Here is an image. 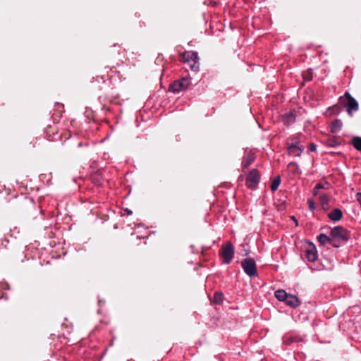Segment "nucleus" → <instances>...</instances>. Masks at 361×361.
I'll return each instance as SVG.
<instances>
[{
    "mask_svg": "<svg viewBox=\"0 0 361 361\" xmlns=\"http://www.w3.org/2000/svg\"><path fill=\"white\" fill-rule=\"evenodd\" d=\"M331 236L334 247H338L339 245L336 243H341L346 242L350 237L348 231L342 226H336L331 231Z\"/></svg>",
    "mask_w": 361,
    "mask_h": 361,
    "instance_id": "obj_1",
    "label": "nucleus"
},
{
    "mask_svg": "<svg viewBox=\"0 0 361 361\" xmlns=\"http://www.w3.org/2000/svg\"><path fill=\"white\" fill-rule=\"evenodd\" d=\"M244 271L250 276H255L257 275V267L254 259L251 258H246L241 262Z\"/></svg>",
    "mask_w": 361,
    "mask_h": 361,
    "instance_id": "obj_2",
    "label": "nucleus"
},
{
    "mask_svg": "<svg viewBox=\"0 0 361 361\" xmlns=\"http://www.w3.org/2000/svg\"><path fill=\"white\" fill-rule=\"evenodd\" d=\"M303 248L305 255L307 261L314 262L316 261V247L315 245L307 240L304 241Z\"/></svg>",
    "mask_w": 361,
    "mask_h": 361,
    "instance_id": "obj_3",
    "label": "nucleus"
},
{
    "mask_svg": "<svg viewBox=\"0 0 361 361\" xmlns=\"http://www.w3.org/2000/svg\"><path fill=\"white\" fill-rule=\"evenodd\" d=\"M234 255V249L233 245L228 242L225 245L221 247V255L224 262L228 264L231 262Z\"/></svg>",
    "mask_w": 361,
    "mask_h": 361,
    "instance_id": "obj_4",
    "label": "nucleus"
},
{
    "mask_svg": "<svg viewBox=\"0 0 361 361\" xmlns=\"http://www.w3.org/2000/svg\"><path fill=\"white\" fill-rule=\"evenodd\" d=\"M190 85V81L186 78H183L180 80L175 81L170 86V91L176 93L186 90Z\"/></svg>",
    "mask_w": 361,
    "mask_h": 361,
    "instance_id": "obj_5",
    "label": "nucleus"
},
{
    "mask_svg": "<svg viewBox=\"0 0 361 361\" xmlns=\"http://www.w3.org/2000/svg\"><path fill=\"white\" fill-rule=\"evenodd\" d=\"M341 99H345L346 101L345 106L346 107L347 111L349 114H351L353 111H357L358 109V104L357 101L353 98L348 92H346L344 95V99L341 98Z\"/></svg>",
    "mask_w": 361,
    "mask_h": 361,
    "instance_id": "obj_6",
    "label": "nucleus"
},
{
    "mask_svg": "<svg viewBox=\"0 0 361 361\" xmlns=\"http://www.w3.org/2000/svg\"><path fill=\"white\" fill-rule=\"evenodd\" d=\"M259 180V174L257 171H251L246 179V184L248 188H253L258 183Z\"/></svg>",
    "mask_w": 361,
    "mask_h": 361,
    "instance_id": "obj_7",
    "label": "nucleus"
},
{
    "mask_svg": "<svg viewBox=\"0 0 361 361\" xmlns=\"http://www.w3.org/2000/svg\"><path fill=\"white\" fill-rule=\"evenodd\" d=\"M285 302L287 305L292 307H295L298 306L300 303L298 298L295 295L290 294L288 295L287 298L285 300Z\"/></svg>",
    "mask_w": 361,
    "mask_h": 361,
    "instance_id": "obj_8",
    "label": "nucleus"
},
{
    "mask_svg": "<svg viewBox=\"0 0 361 361\" xmlns=\"http://www.w3.org/2000/svg\"><path fill=\"white\" fill-rule=\"evenodd\" d=\"M183 59L185 61H194L196 63L198 59L197 53L193 51H185L183 54Z\"/></svg>",
    "mask_w": 361,
    "mask_h": 361,
    "instance_id": "obj_9",
    "label": "nucleus"
},
{
    "mask_svg": "<svg viewBox=\"0 0 361 361\" xmlns=\"http://www.w3.org/2000/svg\"><path fill=\"white\" fill-rule=\"evenodd\" d=\"M289 154L293 157L299 156L302 152V149L300 146L298 144L291 145L288 148Z\"/></svg>",
    "mask_w": 361,
    "mask_h": 361,
    "instance_id": "obj_10",
    "label": "nucleus"
},
{
    "mask_svg": "<svg viewBox=\"0 0 361 361\" xmlns=\"http://www.w3.org/2000/svg\"><path fill=\"white\" fill-rule=\"evenodd\" d=\"M342 212L339 209H335L328 214V216L333 221H338L342 217Z\"/></svg>",
    "mask_w": 361,
    "mask_h": 361,
    "instance_id": "obj_11",
    "label": "nucleus"
},
{
    "mask_svg": "<svg viewBox=\"0 0 361 361\" xmlns=\"http://www.w3.org/2000/svg\"><path fill=\"white\" fill-rule=\"evenodd\" d=\"M295 117L293 112L286 114L283 116V121L285 124L289 125L295 121Z\"/></svg>",
    "mask_w": 361,
    "mask_h": 361,
    "instance_id": "obj_12",
    "label": "nucleus"
},
{
    "mask_svg": "<svg viewBox=\"0 0 361 361\" xmlns=\"http://www.w3.org/2000/svg\"><path fill=\"white\" fill-rule=\"evenodd\" d=\"M319 199H320V204H321L322 208L326 211L329 210L330 208V206L329 204V197L326 195H320Z\"/></svg>",
    "mask_w": 361,
    "mask_h": 361,
    "instance_id": "obj_13",
    "label": "nucleus"
},
{
    "mask_svg": "<svg viewBox=\"0 0 361 361\" xmlns=\"http://www.w3.org/2000/svg\"><path fill=\"white\" fill-rule=\"evenodd\" d=\"M274 295L279 301L285 302L288 294L284 290H278Z\"/></svg>",
    "mask_w": 361,
    "mask_h": 361,
    "instance_id": "obj_14",
    "label": "nucleus"
},
{
    "mask_svg": "<svg viewBox=\"0 0 361 361\" xmlns=\"http://www.w3.org/2000/svg\"><path fill=\"white\" fill-rule=\"evenodd\" d=\"M342 127V123L339 120H336L334 122H332L331 126V130L332 133H336L338 132Z\"/></svg>",
    "mask_w": 361,
    "mask_h": 361,
    "instance_id": "obj_15",
    "label": "nucleus"
},
{
    "mask_svg": "<svg viewBox=\"0 0 361 361\" xmlns=\"http://www.w3.org/2000/svg\"><path fill=\"white\" fill-rule=\"evenodd\" d=\"M319 243L322 244V245H324L327 243H331L333 244V242H332V240H331V237L329 238L328 237L327 235H324V234H321L318 238Z\"/></svg>",
    "mask_w": 361,
    "mask_h": 361,
    "instance_id": "obj_16",
    "label": "nucleus"
},
{
    "mask_svg": "<svg viewBox=\"0 0 361 361\" xmlns=\"http://www.w3.org/2000/svg\"><path fill=\"white\" fill-rule=\"evenodd\" d=\"M224 296L221 293H216L213 297V302L216 304H220L223 302Z\"/></svg>",
    "mask_w": 361,
    "mask_h": 361,
    "instance_id": "obj_17",
    "label": "nucleus"
},
{
    "mask_svg": "<svg viewBox=\"0 0 361 361\" xmlns=\"http://www.w3.org/2000/svg\"><path fill=\"white\" fill-rule=\"evenodd\" d=\"M352 143L356 149L361 151V137H354L352 140Z\"/></svg>",
    "mask_w": 361,
    "mask_h": 361,
    "instance_id": "obj_18",
    "label": "nucleus"
},
{
    "mask_svg": "<svg viewBox=\"0 0 361 361\" xmlns=\"http://www.w3.org/2000/svg\"><path fill=\"white\" fill-rule=\"evenodd\" d=\"M281 180L279 177L276 178L271 183V189L272 191H275L279 186Z\"/></svg>",
    "mask_w": 361,
    "mask_h": 361,
    "instance_id": "obj_19",
    "label": "nucleus"
},
{
    "mask_svg": "<svg viewBox=\"0 0 361 361\" xmlns=\"http://www.w3.org/2000/svg\"><path fill=\"white\" fill-rule=\"evenodd\" d=\"M253 161V158L250 157L243 161V167H247Z\"/></svg>",
    "mask_w": 361,
    "mask_h": 361,
    "instance_id": "obj_20",
    "label": "nucleus"
},
{
    "mask_svg": "<svg viewBox=\"0 0 361 361\" xmlns=\"http://www.w3.org/2000/svg\"><path fill=\"white\" fill-rule=\"evenodd\" d=\"M308 203H309V208H310V209L313 211L314 209V208H315L314 200L310 199L308 200Z\"/></svg>",
    "mask_w": 361,
    "mask_h": 361,
    "instance_id": "obj_21",
    "label": "nucleus"
},
{
    "mask_svg": "<svg viewBox=\"0 0 361 361\" xmlns=\"http://www.w3.org/2000/svg\"><path fill=\"white\" fill-rule=\"evenodd\" d=\"M325 185H326V187L325 185H322L320 184H317V190L319 188H327L329 186V184L328 183H326Z\"/></svg>",
    "mask_w": 361,
    "mask_h": 361,
    "instance_id": "obj_22",
    "label": "nucleus"
},
{
    "mask_svg": "<svg viewBox=\"0 0 361 361\" xmlns=\"http://www.w3.org/2000/svg\"><path fill=\"white\" fill-rule=\"evenodd\" d=\"M310 149H311L312 151H314V150L316 149V147H315V146H314V145L313 143H312V144L310 145Z\"/></svg>",
    "mask_w": 361,
    "mask_h": 361,
    "instance_id": "obj_23",
    "label": "nucleus"
},
{
    "mask_svg": "<svg viewBox=\"0 0 361 361\" xmlns=\"http://www.w3.org/2000/svg\"><path fill=\"white\" fill-rule=\"evenodd\" d=\"M291 219H293V221H294L295 222L296 225H298V221H297L295 217L293 216H291Z\"/></svg>",
    "mask_w": 361,
    "mask_h": 361,
    "instance_id": "obj_24",
    "label": "nucleus"
},
{
    "mask_svg": "<svg viewBox=\"0 0 361 361\" xmlns=\"http://www.w3.org/2000/svg\"><path fill=\"white\" fill-rule=\"evenodd\" d=\"M305 78H307V79H309V80H311V79H312V78H307V75H305Z\"/></svg>",
    "mask_w": 361,
    "mask_h": 361,
    "instance_id": "obj_25",
    "label": "nucleus"
}]
</instances>
